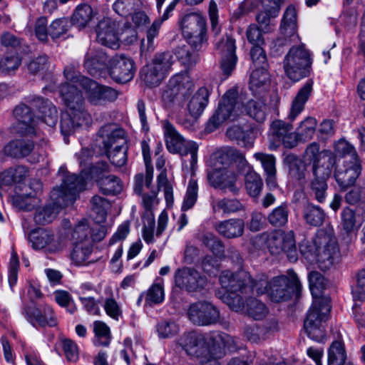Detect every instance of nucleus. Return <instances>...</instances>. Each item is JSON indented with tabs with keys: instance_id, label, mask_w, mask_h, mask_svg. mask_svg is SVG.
I'll list each match as a JSON object with an SVG mask.
<instances>
[{
	"instance_id": "obj_21",
	"label": "nucleus",
	"mask_w": 365,
	"mask_h": 365,
	"mask_svg": "<svg viewBox=\"0 0 365 365\" xmlns=\"http://www.w3.org/2000/svg\"><path fill=\"white\" fill-rule=\"evenodd\" d=\"M134 62L125 56H115L111 58L110 76L117 83H125L134 76Z\"/></svg>"
},
{
	"instance_id": "obj_20",
	"label": "nucleus",
	"mask_w": 365,
	"mask_h": 365,
	"mask_svg": "<svg viewBox=\"0 0 365 365\" xmlns=\"http://www.w3.org/2000/svg\"><path fill=\"white\" fill-rule=\"evenodd\" d=\"M216 49L221 56V68L223 73L229 76L235 68L237 61L235 53V40L227 35L216 43Z\"/></svg>"
},
{
	"instance_id": "obj_16",
	"label": "nucleus",
	"mask_w": 365,
	"mask_h": 365,
	"mask_svg": "<svg viewBox=\"0 0 365 365\" xmlns=\"http://www.w3.org/2000/svg\"><path fill=\"white\" fill-rule=\"evenodd\" d=\"M175 282L177 287L188 292L203 290L207 284V277L194 268L183 267L176 271Z\"/></svg>"
},
{
	"instance_id": "obj_44",
	"label": "nucleus",
	"mask_w": 365,
	"mask_h": 365,
	"mask_svg": "<svg viewBox=\"0 0 365 365\" xmlns=\"http://www.w3.org/2000/svg\"><path fill=\"white\" fill-rule=\"evenodd\" d=\"M95 334L94 344L98 346H108L111 341L110 327L102 321H96L93 324Z\"/></svg>"
},
{
	"instance_id": "obj_50",
	"label": "nucleus",
	"mask_w": 365,
	"mask_h": 365,
	"mask_svg": "<svg viewBox=\"0 0 365 365\" xmlns=\"http://www.w3.org/2000/svg\"><path fill=\"white\" fill-rule=\"evenodd\" d=\"M289 163V173L292 178L297 180H304L307 176V165L309 164L304 159L298 158L294 155H289L287 157Z\"/></svg>"
},
{
	"instance_id": "obj_40",
	"label": "nucleus",
	"mask_w": 365,
	"mask_h": 365,
	"mask_svg": "<svg viewBox=\"0 0 365 365\" xmlns=\"http://www.w3.org/2000/svg\"><path fill=\"white\" fill-rule=\"evenodd\" d=\"M214 212H222L225 214H231L245 210L244 205L237 199H213L211 202Z\"/></svg>"
},
{
	"instance_id": "obj_36",
	"label": "nucleus",
	"mask_w": 365,
	"mask_h": 365,
	"mask_svg": "<svg viewBox=\"0 0 365 365\" xmlns=\"http://www.w3.org/2000/svg\"><path fill=\"white\" fill-rule=\"evenodd\" d=\"M118 91L111 87L95 83L93 88V106H103L115 101Z\"/></svg>"
},
{
	"instance_id": "obj_33",
	"label": "nucleus",
	"mask_w": 365,
	"mask_h": 365,
	"mask_svg": "<svg viewBox=\"0 0 365 365\" xmlns=\"http://www.w3.org/2000/svg\"><path fill=\"white\" fill-rule=\"evenodd\" d=\"M255 158L261 163V165L266 174V183L270 188H275L277 185L276 178V159L272 154L257 153L254 155Z\"/></svg>"
},
{
	"instance_id": "obj_1",
	"label": "nucleus",
	"mask_w": 365,
	"mask_h": 365,
	"mask_svg": "<svg viewBox=\"0 0 365 365\" xmlns=\"http://www.w3.org/2000/svg\"><path fill=\"white\" fill-rule=\"evenodd\" d=\"M81 174L66 175L62 179V184L55 187L51 192L52 205H48L38 210L34 215L36 224L45 225L51 222L63 207L72 205L78 193L85 189L86 181L90 179L91 173V156L88 148H83L79 154Z\"/></svg>"
},
{
	"instance_id": "obj_23",
	"label": "nucleus",
	"mask_w": 365,
	"mask_h": 365,
	"mask_svg": "<svg viewBox=\"0 0 365 365\" xmlns=\"http://www.w3.org/2000/svg\"><path fill=\"white\" fill-rule=\"evenodd\" d=\"M26 317L34 327H55L58 323L53 309L46 304L29 308L26 310Z\"/></svg>"
},
{
	"instance_id": "obj_3",
	"label": "nucleus",
	"mask_w": 365,
	"mask_h": 365,
	"mask_svg": "<svg viewBox=\"0 0 365 365\" xmlns=\"http://www.w3.org/2000/svg\"><path fill=\"white\" fill-rule=\"evenodd\" d=\"M245 107V98L236 88L228 90L222 96L215 113L209 119L206 130L213 132L227 120H235L246 111L247 115L259 123L265 120L268 108L262 100H250Z\"/></svg>"
},
{
	"instance_id": "obj_28",
	"label": "nucleus",
	"mask_w": 365,
	"mask_h": 365,
	"mask_svg": "<svg viewBox=\"0 0 365 365\" xmlns=\"http://www.w3.org/2000/svg\"><path fill=\"white\" fill-rule=\"evenodd\" d=\"M215 230L225 238H238L244 234L245 222L240 218L225 220L216 224Z\"/></svg>"
},
{
	"instance_id": "obj_52",
	"label": "nucleus",
	"mask_w": 365,
	"mask_h": 365,
	"mask_svg": "<svg viewBox=\"0 0 365 365\" xmlns=\"http://www.w3.org/2000/svg\"><path fill=\"white\" fill-rule=\"evenodd\" d=\"M289 208L286 204L275 207L267 216L268 222L273 227H283L288 222Z\"/></svg>"
},
{
	"instance_id": "obj_9",
	"label": "nucleus",
	"mask_w": 365,
	"mask_h": 365,
	"mask_svg": "<svg viewBox=\"0 0 365 365\" xmlns=\"http://www.w3.org/2000/svg\"><path fill=\"white\" fill-rule=\"evenodd\" d=\"M164 138L167 150L173 154L185 156L191 155L190 165L193 167L197 160L198 145L191 140H186L168 120L163 121Z\"/></svg>"
},
{
	"instance_id": "obj_34",
	"label": "nucleus",
	"mask_w": 365,
	"mask_h": 365,
	"mask_svg": "<svg viewBox=\"0 0 365 365\" xmlns=\"http://www.w3.org/2000/svg\"><path fill=\"white\" fill-rule=\"evenodd\" d=\"M220 159L222 163H225L224 160H227L229 162L235 165L240 173L247 174L252 170V167L247 161L245 155L240 150L233 148H225L220 155Z\"/></svg>"
},
{
	"instance_id": "obj_46",
	"label": "nucleus",
	"mask_w": 365,
	"mask_h": 365,
	"mask_svg": "<svg viewBox=\"0 0 365 365\" xmlns=\"http://www.w3.org/2000/svg\"><path fill=\"white\" fill-rule=\"evenodd\" d=\"M91 21V6L88 4L78 5L72 17V24L78 29H84Z\"/></svg>"
},
{
	"instance_id": "obj_63",
	"label": "nucleus",
	"mask_w": 365,
	"mask_h": 365,
	"mask_svg": "<svg viewBox=\"0 0 365 365\" xmlns=\"http://www.w3.org/2000/svg\"><path fill=\"white\" fill-rule=\"evenodd\" d=\"M143 81L148 86H157L166 77L155 68L153 65H150L144 68Z\"/></svg>"
},
{
	"instance_id": "obj_41",
	"label": "nucleus",
	"mask_w": 365,
	"mask_h": 365,
	"mask_svg": "<svg viewBox=\"0 0 365 365\" xmlns=\"http://www.w3.org/2000/svg\"><path fill=\"white\" fill-rule=\"evenodd\" d=\"M34 149V143L30 140H16L9 143L4 147L6 155L14 158L28 155Z\"/></svg>"
},
{
	"instance_id": "obj_55",
	"label": "nucleus",
	"mask_w": 365,
	"mask_h": 365,
	"mask_svg": "<svg viewBox=\"0 0 365 365\" xmlns=\"http://www.w3.org/2000/svg\"><path fill=\"white\" fill-rule=\"evenodd\" d=\"M174 62L175 58L173 53L168 51L156 54L151 65L166 76L170 71Z\"/></svg>"
},
{
	"instance_id": "obj_2",
	"label": "nucleus",
	"mask_w": 365,
	"mask_h": 365,
	"mask_svg": "<svg viewBox=\"0 0 365 365\" xmlns=\"http://www.w3.org/2000/svg\"><path fill=\"white\" fill-rule=\"evenodd\" d=\"M64 75L68 82L61 85L59 93L70 113L62 115L60 125L62 133L66 135H70L76 127L82 125L86 120L88 114L84 111V99L78 86L88 89L91 80L76 75L71 68H66Z\"/></svg>"
},
{
	"instance_id": "obj_10",
	"label": "nucleus",
	"mask_w": 365,
	"mask_h": 365,
	"mask_svg": "<svg viewBox=\"0 0 365 365\" xmlns=\"http://www.w3.org/2000/svg\"><path fill=\"white\" fill-rule=\"evenodd\" d=\"M312 60L309 51L304 45L292 46L284 59V69L287 77L298 81L308 74Z\"/></svg>"
},
{
	"instance_id": "obj_26",
	"label": "nucleus",
	"mask_w": 365,
	"mask_h": 365,
	"mask_svg": "<svg viewBox=\"0 0 365 365\" xmlns=\"http://www.w3.org/2000/svg\"><path fill=\"white\" fill-rule=\"evenodd\" d=\"M29 240L34 250H44L46 252H53L58 249L53 235L51 231L44 229L31 232Z\"/></svg>"
},
{
	"instance_id": "obj_39",
	"label": "nucleus",
	"mask_w": 365,
	"mask_h": 365,
	"mask_svg": "<svg viewBox=\"0 0 365 365\" xmlns=\"http://www.w3.org/2000/svg\"><path fill=\"white\" fill-rule=\"evenodd\" d=\"M227 135L232 140H235L237 144L247 148H252L255 141V133L252 130H244L240 127L235 125L227 129Z\"/></svg>"
},
{
	"instance_id": "obj_25",
	"label": "nucleus",
	"mask_w": 365,
	"mask_h": 365,
	"mask_svg": "<svg viewBox=\"0 0 365 365\" xmlns=\"http://www.w3.org/2000/svg\"><path fill=\"white\" fill-rule=\"evenodd\" d=\"M212 91V86L209 83H205L200 87L191 97L187 103V110L191 116L197 118L203 113L209 103V97Z\"/></svg>"
},
{
	"instance_id": "obj_58",
	"label": "nucleus",
	"mask_w": 365,
	"mask_h": 365,
	"mask_svg": "<svg viewBox=\"0 0 365 365\" xmlns=\"http://www.w3.org/2000/svg\"><path fill=\"white\" fill-rule=\"evenodd\" d=\"M139 3V0H116L113 7L118 15L127 17L135 11Z\"/></svg>"
},
{
	"instance_id": "obj_8",
	"label": "nucleus",
	"mask_w": 365,
	"mask_h": 365,
	"mask_svg": "<svg viewBox=\"0 0 365 365\" xmlns=\"http://www.w3.org/2000/svg\"><path fill=\"white\" fill-rule=\"evenodd\" d=\"M303 158L312 165L313 179L327 180L330 177L333 167L331 153L327 150H320L319 143L309 144L304 151Z\"/></svg>"
},
{
	"instance_id": "obj_12",
	"label": "nucleus",
	"mask_w": 365,
	"mask_h": 365,
	"mask_svg": "<svg viewBox=\"0 0 365 365\" xmlns=\"http://www.w3.org/2000/svg\"><path fill=\"white\" fill-rule=\"evenodd\" d=\"M301 289V284L294 272L289 277L279 276L274 277L269 282L268 295L274 302L287 301L292 297L294 293L297 294Z\"/></svg>"
},
{
	"instance_id": "obj_45",
	"label": "nucleus",
	"mask_w": 365,
	"mask_h": 365,
	"mask_svg": "<svg viewBox=\"0 0 365 365\" xmlns=\"http://www.w3.org/2000/svg\"><path fill=\"white\" fill-rule=\"evenodd\" d=\"M346 359L344 343L339 340L333 341L328 350V365H344Z\"/></svg>"
},
{
	"instance_id": "obj_49",
	"label": "nucleus",
	"mask_w": 365,
	"mask_h": 365,
	"mask_svg": "<svg viewBox=\"0 0 365 365\" xmlns=\"http://www.w3.org/2000/svg\"><path fill=\"white\" fill-rule=\"evenodd\" d=\"M27 170L24 166L10 168L1 173L0 178L4 185L20 182L26 176Z\"/></svg>"
},
{
	"instance_id": "obj_59",
	"label": "nucleus",
	"mask_w": 365,
	"mask_h": 365,
	"mask_svg": "<svg viewBox=\"0 0 365 365\" xmlns=\"http://www.w3.org/2000/svg\"><path fill=\"white\" fill-rule=\"evenodd\" d=\"M252 59L251 69L267 68L268 63L266 53L260 46H253L250 50Z\"/></svg>"
},
{
	"instance_id": "obj_51",
	"label": "nucleus",
	"mask_w": 365,
	"mask_h": 365,
	"mask_svg": "<svg viewBox=\"0 0 365 365\" xmlns=\"http://www.w3.org/2000/svg\"><path fill=\"white\" fill-rule=\"evenodd\" d=\"M326 215L319 207L308 205L304 210V218L307 224L318 227L323 224Z\"/></svg>"
},
{
	"instance_id": "obj_17",
	"label": "nucleus",
	"mask_w": 365,
	"mask_h": 365,
	"mask_svg": "<svg viewBox=\"0 0 365 365\" xmlns=\"http://www.w3.org/2000/svg\"><path fill=\"white\" fill-rule=\"evenodd\" d=\"M187 316L194 324L208 326L219 321L220 312L212 304L203 301L191 304L187 310Z\"/></svg>"
},
{
	"instance_id": "obj_37",
	"label": "nucleus",
	"mask_w": 365,
	"mask_h": 365,
	"mask_svg": "<svg viewBox=\"0 0 365 365\" xmlns=\"http://www.w3.org/2000/svg\"><path fill=\"white\" fill-rule=\"evenodd\" d=\"M363 223V217L353 209L346 207L341 214V225L343 230L349 234L357 231Z\"/></svg>"
},
{
	"instance_id": "obj_31",
	"label": "nucleus",
	"mask_w": 365,
	"mask_h": 365,
	"mask_svg": "<svg viewBox=\"0 0 365 365\" xmlns=\"http://www.w3.org/2000/svg\"><path fill=\"white\" fill-rule=\"evenodd\" d=\"M313 82L307 81L305 84L299 89L296 96L294 98L290 112L288 115V119L293 121L303 111L304 106L312 94Z\"/></svg>"
},
{
	"instance_id": "obj_15",
	"label": "nucleus",
	"mask_w": 365,
	"mask_h": 365,
	"mask_svg": "<svg viewBox=\"0 0 365 365\" xmlns=\"http://www.w3.org/2000/svg\"><path fill=\"white\" fill-rule=\"evenodd\" d=\"M119 26L118 21L110 18H103L96 28V41L110 48H118L120 46V35L124 32Z\"/></svg>"
},
{
	"instance_id": "obj_24",
	"label": "nucleus",
	"mask_w": 365,
	"mask_h": 365,
	"mask_svg": "<svg viewBox=\"0 0 365 365\" xmlns=\"http://www.w3.org/2000/svg\"><path fill=\"white\" fill-rule=\"evenodd\" d=\"M31 188L34 189V193H16L12 196L11 201L15 207L22 211H31L40 204L37 193L41 190V182L37 180H34L31 184Z\"/></svg>"
},
{
	"instance_id": "obj_64",
	"label": "nucleus",
	"mask_w": 365,
	"mask_h": 365,
	"mask_svg": "<svg viewBox=\"0 0 365 365\" xmlns=\"http://www.w3.org/2000/svg\"><path fill=\"white\" fill-rule=\"evenodd\" d=\"M53 295L57 304L62 307H65L69 313L73 314L76 312V304L68 292L58 290L54 292Z\"/></svg>"
},
{
	"instance_id": "obj_47",
	"label": "nucleus",
	"mask_w": 365,
	"mask_h": 365,
	"mask_svg": "<svg viewBox=\"0 0 365 365\" xmlns=\"http://www.w3.org/2000/svg\"><path fill=\"white\" fill-rule=\"evenodd\" d=\"M91 227L88 219H82L75 226L71 237L73 243L91 242Z\"/></svg>"
},
{
	"instance_id": "obj_19",
	"label": "nucleus",
	"mask_w": 365,
	"mask_h": 365,
	"mask_svg": "<svg viewBox=\"0 0 365 365\" xmlns=\"http://www.w3.org/2000/svg\"><path fill=\"white\" fill-rule=\"evenodd\" d=\"M219 282L227 292L247 293V288L250 287L247 283L250 282V274L245 269H240L235 272L225 270L220 273Z\"/></svg>"
},
{
	"instance_id": "obj_6",
	"label": "nucleus",
	"mask_w": 365,
	"mask_h": 365,
	"mask_svg": "<svg viewBox=\"0 0 365 365\" xmlns=\"http://www.w3.org/2000/svg\"><path fill=\"white\" fill-rule=\"evenodd\" d=\"M220 341L224 346L230 349V343L234 339L229 335H221L216 332L199 333L189 331L182 334L177 340V344L190 356L196 357L200 360L207 359L210 354H215L214 351L220 349Z\"/></svg>"
},
{
	"instance_id": "obj_57",
	"label": "nucleus",
	"mask_w": 365,
	"mask_h": 365,
	"mask_svg": "<svg viewBox=\"0 0 365 365\" xmlns=\"http://www.w3.org/2000/svg\"><path fill=\"white\" fill-rule=\"evenodd\" d=\"M198 196V185L197 181L191 179L189 180L185 195L182 204L181 210L187 211L191 209L197 202Z\"/></svg>"
},
{
	"instance_id": "obj_32",
	"label": "nucleus",
	"mask_w": 365,
	"mask_h": 365,
	"mask_svg": "<svg viewBox=\"0 0 365 365\" xmlns=\"http://www.w3.org/2000/svg\"><path fill=\"white\" fill-rule=\"evenodd\" d=\"M33 104L41 114V118L48 126H54L58 121V111L55 106L47 99L41 97H35Z\"/></svg>"
},
{
	"instance_id": "obj_27",
	"label": "nucleus",
	"mask_w": 365,
	"mask_h": 365,
	"mask_svg": "<svg viewBox=\"0 0 365 365\" xmlns=\"http://www.w3.org/2000/svg\"><path fill=\"white\" fill-rule=\"evenodd\" d=\"M17 120V130L22 134H34L36 119L33 117L31 108L25 104L17 106L14 110Z\"/></svg>"
},
{
	"instance_id": "obj_4",
	"label": "nucleus",
	"mask_w": 365,
	"mask_h": 365,
	"mask_svg": "<svg viewBox=\"0 0 365 365\" xmlns=\"http://www.w3.org/2000/svg\"><path fill=\"white\" fill-rule=\"evenodd\" d=\"M309 289L314 301L304 321V329L309 338L322 341L324 338V330L321 324L326 322L331 311L330 300L321 297L322 292L327 285V280L318 272H311L309 274Z\"/></svg>"
},
{
	"instance_id": "obj_38",
	"label": "nucleus",
	"mask_w": 365,
	"mask_h": 365,
	"mask_svg": "<svg viewBox=\"0 0 365 365\" xmlns=\"http://www.w3.org/2000/svg\"><path fill=\"white\" fill-rule=\"evenodd\" d=\"M111 59L102 51H97L93 55V78H104L110 75Z\"/></svg>"
},
{
	"instance_id": "obj_30",
	"label": "nucleus",
	"mask_w": 365,
	"mask_h": 365,
	"mask_svg": "<svg viewBox=\"0 0 365 365\" xmlns=\"http://www.w3.org/2000/svg\"><path fill=\"white\" fill-rule=\"evenodd\" d=\"M209 180L215 187L229 190L234 193L238 190L235 186L237 177L232 171L226 169L215 170L209 175Z\"/></svg>"
},
{
	"instance_id": "obj_14",
	"label": "nucleus",
	"mask_w": 365,
	"mask_h": 365,
	"mask_svg": "<svg viewBox=\"0 0 365 365\" xmlns=\"http://www.w3.org/2000/svg\"><path fill=\"white\" fill-rule=\"evenodd\" d=\"M193 83L185 73H177L169 80L162 94V99L167 107H170L179 96H185L193 90Z\"/></svg>"
},
{
	"instance_id": "obj_62",
	"label": "nucleus",
	"mask_w": 365,
	"mask_h": 365,
	"mask_svg": "<svg viewBox=\"0 0 365 365\" xmlns=\"http://www.w3.org/2000/svg\"><path fill=\"white\" fill-rule=\"evenodd\" d=\"M250 287L247 288V293L255 292L257 294H262L265 292L268 293L269 288V282L267 281V276L262 274L255 279L250 277V282L247 283Z\"/></svg>"
},
{
	"instance_id": "obj_54",
	"label": "nucleus",
	"mask_w": 365,
	"mask_h": 365,
	"mask_svg": "<svg viewBox=\"0 0 365 365\" xmlns=\"http://www.w3.org/2000/svg\"><path fill=\"white\" fill-rule=\"evenodd\" d=\"M317 125V121L313 117H307L299 123L296 131L302 142L308 141L313 138Z\"/></svg>"
},
{
	"instance_id": "obj_5",
	"label": "nucleus",
	"mask_w": 365,
	"mask_h": 365,
	"mask_svg": "<svg viewBox=\"0 0 365 365\" xmlns=\"http://www.w3.org/2000/svg\"><path fill=\"white\" fill-rule=\"evenodd\" d=\"M299 248L309 263H317L322 270L332 267L339 253L336 238L324 230H318L314 237L304 239Z\"/></svg>"
},
{
	"instance_id": "obj_61",
	"label": "nucleus",
	"mask_w": 365,
	"mask_h": 365,
	"mask_svg": "<svg viewBox=\"0 0 365 365\" xmlns=\"http://www.w3.org/2000/svg\"><path fill=\"white\" fill-rule=\"evenodd\" d=\"M164 299V290L160 284H153L145 293V304L150 306L161 303Z\"/></svg>"
},
{
	"instance_id": "obj_56",
	"label": "nucleus",
	"mask_w": 365,
	"mask_h": 365,
	"mask_svg": "<svg viewBox=\"0 0 365 365\" xmlns=\"http://www.w3.org/2000/svg\"><path fill=\"white\" fill-rule=\"evenodd\" d=\"M262 185L260 176L253 170L245 174V187L251 197H257L262 191Z\"/></svg>"
},
{
	"instance_id": "obj_48",
	"label": "nucleus",
	"mask_w": 365,
	"mask_h": 365,
	"mask_svg": "<svg viewBox=\"0 0 365 365\" xmlns=\"http://www.w3.org/2000/svg\"><path fill=\"white\" fill-rule=\"evenodd\" d=\"M246 314L255 320L263 319L268 313L267 306L256 298H250L246 302Z\"/></svg>"
},
{
	"instance_id": "obj_35",
	"label": "nucleus",
	"mask_w": 365,
	"mask_h": 365,
	"mask_svg": "<svg viewBox=\"0 0 365 365\" xmlns=\"http://www.w3.org/2000/svg\"><path fill=\"white\" fill-rule=\"evenodd\" d=\"M98 135L103 138V143L106 150L115 145H126L125 131L121 128L111 130L110 126L106 125L101 128Z\"/></svg>"
},
{
	"instance_id": "obj_7",
	"label": "nucleus",
	"mask_w": 365,
	"mask_h": 365,
	"mask_svg": "<svg viewBox=\"0 0 365 365\" xmlns=\"http://www.w3.org/2000/svg\"><path fill=\"white\" fill-rule=\"evenodd\" d=\"M182 34L194 49L199 51L207 44L205 19L200 14H185L180 21Z\"/></svg>"
},
{
	"instance_id": "obj_22",
	"label": "nucleus",
	"mask_w": 365,
	"mask_h": 365,
	"mask_svg": "<svg viewBox=\"0 0 365 365\" xmlns=\"http://www.w3.org/2000/svg\"><path fill=\"white\" fill-rule=\"evenodd\" d=\"M361 171L359 159L354 157V161L345 160L343 168L336 170L335 179L341 189H346L354 184Z\"/></svg>"
},
{
	"instance_id": "obj_42",
	"label": "nucleus",
	"mask_w": 365,
	"mask_h": 365,
	"mask_svg": "<svg viewBox=\"0 0 365 365\" xmlns=\"http://www.w3.org/2000/svg\"><path fill=\"white\" fill-rule=\"evenodd\" d=\"M71 259L78 266H87L91 263V242L73 243Z\"/></svg>"
},
{
	"instance_id": "obj_13",
	"label": "nucleus",
	"mask_w": 365,
	"mask_h": 365,
	"mask_svg": "<svg viewBox=\"0 0 365 365\" xmlns=\"http://www.w3.org/2000/svg\"><path fill=\"white\" fill-rule=\"evenodd\" d=\"M267 248L272 255L285 252L291 261L297 259L296 245L292 232L282 230L271 232L267 237Z\"/></svg>"
},
{
	"instance_id": "obj_18",
	"label": "nucleus",
	"mask_w": 365,
	"mask_h": 365,
	"mask_svg": "<svg viewBox=\"0 0 365 365\" xmlns=\"http://www.w3.org/2000/svg\"><path fill=\"white\" fill-rule=\"evenodd\" d=\"M109 207L108 200L98 195L93 196V242L102 240L107 234L105 222Z\"/></svg>"
},
{
	"instance_id": "obj_53",
	"label": "nucleus",
	"mask_w": 365,
	"mask_h": 365,
	"mask_svg": "<svg viewBox=\"0 0 365 365\" xmlns=\"http://www.w3.org/2000/svg\"><path fill=\"white\" fill-rule=\"evenodd\" d=\"M106 153L114 166L122 167L126 163L128 160L127 144L115 145L113 149L106 150Z\"/></svg>"
},
{
	"instance_id": "obj_29",
	"label": "nucleus",
	"mask_w": 365,
	"mask_h": 365,
	"mask_svg": "<svg viewBox=\"0 0 365 365\" xmlns=\"http://www.w3.org/2000/svg\"><path fill=\"white\" fill-rule=\"evenodd\" d=\"M281 34L285 38H289L294 41L299 38L297 32V14L295 7L292 5L287 6L284 11L280 24Z\"/></svg>"
},
{
	"instance_id": "obj_43",
	"label": "nucleus",
	"mask_w": 365,
	"mask_h": 365,
	"mask_svg": "<svg viewBox=\"0 0 365 365\" xmlns=\"http://www.w3.org/2000/svg\"><path fill=\"white\" fill-rule=\"evenodd\" d=\"M269 79L267 68L252 69L249 86L253 93H259L264 89Z\"/></svg>"
},
{
	"instance_id": "obj_11",
	"label": "nucleus",
	"mask_w": 365,
	"mask_h": 365,
	"mask_svg": "<svg viewBox=\"0 0 365 365\" xmlns=\"http://www.w3.org/2000/svg\"><path fill=\"white\" fill-rule=\"evenodd\" d=\"M93 185L105 195H114L123 190L121 180L110 174V166L104 160L96 162L93 165Z\"/></svg>"
},
{
	"instance_id": "obj_60",
	"label": "nucleus",
	"mask_w": 365,
	"mask_h": 365,
	"mask_svg": "<svg viewBox=\"0 0 365 365\" xmlns=\"http://www.w3.org/2000/svg\"><path fill=\"white\" fill-rule=\"evenodd\" d=\"M327 188L326 180L312 178L310 184V193L319 202H323L325 200Z\"/></svg>"
}]
</instances>
